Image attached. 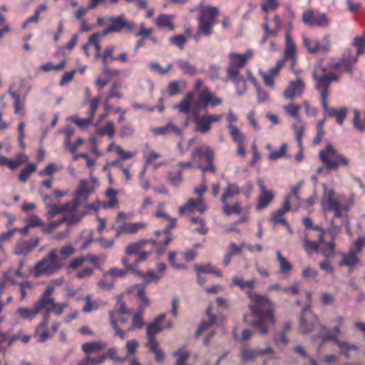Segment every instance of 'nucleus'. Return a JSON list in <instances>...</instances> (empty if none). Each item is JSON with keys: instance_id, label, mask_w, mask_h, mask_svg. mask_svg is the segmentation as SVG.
I'll use <instances>...</instances> for the list:
<instances>
[{"instance_id": "f704fd0d", "label": "nucleus", "mask_w": 365, "mask_h": 365, "mask_svg": "<svg viewBox=\"0 0 365 365\" xmlns=\"http://www.w3.org/2000/svg\"><path fill=\"white\" fill-rule=\"evenodd\" d=\"M106 346L107 345L106 343L101 341H96L83 344L81 346V349L85 354H90L103 350L106 348Z\"/></svg>"}, {"instance_id": "f8f14e48", "label": "nucleus", "mask_w": 365, "mask_h": 365, "mask_svg": "<svg viewBox=\"0 0 365 365\" xmlns=\"http://www.w3.org/2000/svg\"><path fill=\"white\" fill-rule=\"evenodd\" d=\"M319 324L318 319L312 314L310 306H305L300 317L299 331L307 334L312 332Z\"/></svg>"}, {"instance_id": "09e8293b", "label": "nucleus", "mask_w": 365, "mask_h": 365, "mask_svg": "<svg viewBox=\"0 0 365 365\" xmlns=\"http://www.w3.org/2000/svg\"><path fill=\"white\" fill-rule=\"evenodd\" d=\"M167 180L172 186L179 187L183 182L182 172H168L167 173Z\"/></svg>"}, {"instance_id": "ea45409f", "label": "nucleus", "mask_w": 365, "mask_h": 365, "mask_svg": "<svg viewBox=\"0 0 365 365\" xmlns=\"http://www.w3.org/2000/svg\"><path fill=\"white\" fill-rule=\"evenodd\" d=\"M144 322L143 320V307L140 306L138 310L133 314L132 319V324L128 329L127 331H133L135 329H142L144 326Z\"/></svg>"}, {"instance_id": "4468645a", "label": "nucleus", "mask_w": 365, "mask_h": 365, "mask_svg": "<svg viewBox=\"0 0 365 365\" xmlns=\"http://www.w3.org/2000/svg\"><path fill=\"white\" fill-rule=\"evenodd\" d=\"M222 103V101L220 98L217 97L207 88H204L198 93L196 108H206L209 106H216Z\"/></svg>"}, {"instance_id": "603ef678", "label": "nucleus", "mask_w": 365, "mask_h": 365, "mask_svg": "<svg viewBox=\"0 0 365 365\" xmlns=\"http://www.w3.org/2000/svg\"><path fill=\"white\" fill-rule=\"evenodd\" d=\"M293 129L295 133L296 138L299 147H302V138L304 133V123L300 118L295 119L293 124Z\"/></svg>"}, {"instance_id": "864d4df0", "label": "nucleus", "mask_w": 365, "mask_h": 365, "mask_svg": "<svg viewBox=\"0 0 365 365\" xmlns=\"http://www.w3.org/2000/svg\"><path fill=\"white\" fill-rule=\"evenodd\" d=\"M163 330V328L161 327L160 324H157L154 322L149 324L146 329V336L148 340H150V339H155V334L161 332Z\"/></svg>"}, {"instance_id": "9d476101", "label": "nucleus", "mask_w": 365, "mask_h": 365, "mask_svg": "<svg viewBox=\"0 0 365 365\" xmlns=\"http://www.w3.org/2000/svg\"><path fill=\"white\" fill-rule=\"evenodd\" d=\"M222 117V115L217 114H208L205 113L200 115L197 111L193 113L192 121L195 124V131L205 134L211 130V124L212 123L219 122Z\"/></svg>"}, {"instance_id": "6ab92c4d", "label": "nucleus", "mask_w": 365, "mask_h": 365, "mask_svg": "<svg viewBox=\"0 0 365 365\" xmlns=\"http://www.w3.org/2000/svg\"><path fill=\"white\" fill-rule=\"evenodd\" d=\"M84 215L85 213H82L81 215L73 213L71 214L69 217H63L57 221L51 222L46 227L43 229V232L51 233L55 229L64 222H66L68 226L74 225L78 222Z\"/></svg>"}, {"instance_id": "412c9836", "label": "nucleus", "mask_w": 365, "mask_h": 365, "mask_svg": "<svg viewBox=\"0 0 365 365\" xmlns=\"http://www.w3.org/2000/svg\"><path fill=\"white\" fill-rule=\"evenodd\" d=\"M323 188L321 200L322 208L324 212H331V209L339 205V202L334 198L335 192L333 189H328L326 184H323Z\"/></svg>"}, {"instance_id": "1a4fd4ad", "label": "nucleus", "mask_w": 365, "mask_h": 365, "mask_svg": "<svg viewBox=\"0 0 365 365\" xmlns=\"http://www.w3.org/2000/svg\"><path fill=\"white\" fill-rule=\"evenodd\" d=\"M108 22L109 26L103 31L104 36L112 33H133L136 29V24L134 21H128L123 14L108 17Z\"/></svg>"}, {"instance_id": "cd10ccee", "label": "nucleus", "mask_w": 365, "mask_h": 365, "mask_svg": "<svg viewBox=\"0 0 365 365\" xmlns=\"http://www.w3.org/2000/svg\"><path fill=\"white\" fill-rule=\"evenodd\" d=\"M143 222L126 223L116 228L115 237H119L122 234H135L145 227Z\"/></svg>"}, {"instance_id": "680f3d73", "label": "nucleus", "mask_w": 365, "mask_h": 365, "mask_svg": "<svg viewBox=\"0 0 365 365\" xmlns=\"http://www.w3.org/2000/svg\"><path fill=\"white\" fill-rule=\"evenodd\" d=\"M353 46L356 48V56H360L365 51V38L361 36H356L354 38Z\"/></svg>"}, {"instance_id": "423d86ee", "label": "nucleus", "mask_w": 365, "mask_h": 365, "mask_svg": "<svg viewBox=\"0 0 365 365\" xmlns=\"http://www.w3.org/2000/svg\"><path fill=\"white\" fill-rule=\"evenodd\" d=\"M53 292V286H48L40 297H43L46 302L45 307L43 308V316L42 322L37 326V329H41L46 327L50 317V314L53 312L56 315H61L63 314L64 309L68 307L67 303H56L55 299L52 296Z\"/></svg>"}, {"instance_id": "052dcab7", "label": "nucleus", "mask_w": 365, "mask_h": 365, "mask_svg": "<svg viewBox=\"0 0 365 365\" xmlns=\"http://www.w3.org/2000/svg\"><path fill=\"white\" fill-rule=\"evenodd\" d=\"M70 120L73 122L78 127L84 128L91 123L93 118L89 115L88 118H81L77 115H73L70 118Z\"/></svg>"}, {"instance_id": "72a5a7b5", "label": "nucleus", "mask_w": 365, "mask_h": 365, "mask_svg": "<svg viewBox=\"0 0 365 365\" xmlns=\"http://www.w3.org/2000/svg\"><path fill=\"white\" fill-rule=\"evenodd\" d=\"M135 274L143 279L145 286H147L151 282H158L163 277V274L155 273L153 269H149L145 273L138 270Z\"/></svg>"}, {"instance_id": "2eb2a0df", "label": "nucleus", "mask_w": 365, "mask_h": 365, "mask_svg": "<svg viewBox=\"0 0 365 365\" xmlns=\"http://www.w3.org/2000/svg\"><path fill=\"white\" fill-rule=\"evenodd\" d=\"M304 46L310 53H316L319 51L327 52L329 50L330 44L328 36H324L320 43L317 39H311L306 36H302Z\"/></svg>"}, {"instance_id": "c756f323", "label": "nucleus", "mask_w": 365, "mask_h": 365, "mask_svg": "<svg viewBox=\"0 0 365 365\" xmlns=\"http://www.w3.org/2000/svg\"><path fill=\"white\" fill-rule=\"evenodd\" d=\"M341 255L342 259L339 262V266L348 267L350 271L359 261V258L355 254L354 248H351L348 253H341Z\"/></svg>"}, {"instance_id": "37998d69", "label": "nucleus", "mask_w": 365, "mask_h": 365, "mask_svg": "<svg viewBox=\"0 0 365 365\" xmlns=\"http://www.w3.org/2000/svg\"><path fill=\"white\" fill-rule=\"evenodd\" d=\"M240 190L236 184H228L227 187L225 189L224 193L222 195L221 201L222 203L228 202L227 199L232 197L235 195H239Z\"/></svg>"}, {"instance_id": "39448f33", "label": "nucleus", "mask_w": 365, "mask_h": 365, "mask_svg": "<svg viewBox=\"0 0 365 365\" xmlns=\"http://www.w3.org/2000/svg\"><path fill=\"white\" fill-rule=\"evenodd\" d=\"M63 267V263L57 255V250L51 249L49 252L34 266V277L51 275L57 273Z\"/></svg>"}, {"instance_id": "0eeeda50", "label": "nucleus", "mask_w": 365, "mask_h": 365, "mask_svg": "<svg viewBox=\"0 0 365 365\" xmlns=\"http://www.w3.org/2000/svg\"><path fill=\"white\" fill-rule=\"evenodd\" d=\"M214 153L212 150L206 145H202L196 148L192 153V159L197 163V168L203 173L210 171L212 173L215 172V168L213 165Z\"/></svg>"}, {"instance_id": "4be33fe9", "label": "nucleus", "mask_w": 365, "mask_h": 365, "mask_svg": "<svg viewBox=\"0 0 365 365\" xmlns=\"http://www.w3.org/2000/svg\"><path fill=\"white\" fill-rule=\"evenodd\" d=\"M91 192L87 181H81V183L76 190V196L71 202L73 209L75 211L78 209L79 205L84 201H86L89 195Z\"/></svg>"}, {"instance_id": "b1692460", "label": "nucleus", "mask_w": 365, "mask_h": 365, "mask_svg": "<svg viewBox=\"0 0 365 365\" xmlns=\"http://www.w3.org/2000/svg\"><path fill=\"white\" fill-rule=\"evenodd\" d=\"M304 90L302 80L297 78L296 81H290L284 91V96L287 99L293 100L295 97L301 96Z\"/></svg>"}, {"instance_id": "49530a36", "label": "nucleus", "mask_w": 365, "mask_h": 365, "mask_svg": "<svg viewBox=\"0 0 365 365\" xmlns=\"http://www.w3.org/2000/svg\"><path fill=\"white\" fill-rule=\"evenodd\" d=\"M177 64L178 68L184 74L193 76L196 73L195 67L187 61L181 58L178 59Z\"/></svg>"}, {"instance_id": "e433bc0d", "label": "nucleus", "mask_w": 365, "mask_h": 365, "mask_svg": "<svg viewBox=\"0 0 365 365\" xmlns=\"http://www.w3.org/2000/svg\"><path fill=\"white\" fill-rule=\"evenodd\" d=\"M194 93L190 92L185 95L183 99L175 107L179 110L180 112L188 114L190 111V105L193 101Z\"/></svg>"}, {"instance_id": "393cba45", "label": "nucleus", "mask_w": 365, "mask_h": 365, "mask_svg": "<svg viewBox=\"0 0 365 365\" xmlns=\"http://www.w3.org/2000/svg\"><path fill=\"white\" fill-rule=\"evenodd\" d=\"M46 208L47 210V214L51 218L63 212L68 213L66 217H69L71 214L76 213L74 209H73L72 204L70 202H66L62 205H58L56 204L47 205Z\"/></svg>"}, {"instance_id": "c03bdc74", "label": "nucleus", "mask_w": 365, "mask_h": 365, "mask_svg": "<svg viewBox=\"0 0 365 365\" xmlns=\"http://www.w3.org/2000/svg\"><path fill=\"white\" fill-rule=\"evenodd\" d=\"M335 344L337 345L338 348L340 350V353L344 354L346 358L349 356V352L351 351H356L358 349L357 346L353 344H350L346 341H341L339 339H337Z\"/></svg>"}, {"instance_id": "c9c22d12", "label": "nucleus", "mask_w": 365, "mask_h": 365, "mask_svg": "<svg viewBox=\"0 0 365 365\" xmlns=\"http://www.w3.org/2000/svg\"><path fill=\"white\" fill-rule=\"evenodd\" d=\"M303 247L308 255H311L313 252H317L319 249V245L322 242L312 241L309 239L307 233H304V238L302 239Z\"/></svg>"}, {"instance_id": "bf43d9fd", "label": "nucleus", "mask_w": 365, "mask_h": 365, "mask_svg": "<svg viewBox=\"0 0 365 365\" xmlns=\"http://www.w3.org/2000/svg\"><path fill=\"white\" fill-rule=\"evenodd\" d=\"M75 248L71 245H66L61 247L58 251L61 259L62 262L63 259H66L69 257L72 256L75 253Z\"/></svg>"}, {"instance_id": "a878e982", "label": "nucleus", "mask_w": 365, "mask_h": 365, "mask_svg": "<svg viewBox=\"0 0 365 365\" xmlns=\"http://www.w3.org/2000/svg\"><path fill=\"white\" fill-rule=\"evenodd\" d=\"M151 132L155 135H167L171 133L178 136H182V133L180 128L177 127L172 121H168L166 125L153 128Z\"/></svg>"}, {"instance_id": "7c9ffc66", "label": "nucleus", "mask_w": 365, "mask_h": 365, "mask_svg": "<svg viewBox=\"0 0 365 365\" xmlns=\"http://www.w3.org/2000/svg\"><path fill=\"white\" fill-rule=\"evenodd\" d=\"M146 347L154 354L156 362L161 363L164 361L165 354L160 348L159 344L155 339L151 338L150 340H148Z\"/></svg>"}, {"instance_id": "a19ab883", "label": "nucleus", "mask_w": 365, "mask_h": 365, "mask_svg": "<svg viewBox=\"0 0 365 365\" xmlns=\"http://www.w3.org/2000/svg\"><path fill=\"white\" fill-rule=\"evenodd\" d=\"M273 198L274 195L272 191L261 192L256 205V209L260 210L265 208Z\"/></svg>"}, {"instance_id": "69168bd1", "label": "nucleus", "mask_w": 365, "mask_h": 365, "mask_svg": "<svg viewBox=\"0 0 365 365\" xmlns=\"http://www.w3.org/2000/svg\"><path fill=\"white\" fill-rule=\"evenodd\" d=\"M99 36H100L99 33H93L88 38V43L93 44L96 49L95 56L96 58H98L101 55V47L100 43L98 42V38Z\"/></svg>"}, {"instance_id": "473e14b6", "label": "nucleus", "mask_w": 365, "mask_h": 365, "mask_svg": "<svg viewBox=\"0 0 365 365\" xmlns=\"http://www.w3.org/2000/svg\"><path fill=\"white\" fill-rule=\"evenodd\" d=\"M206 314L209 318L207 321L201 322L198 329L195 332V336L199 337L201 334L209 329L210 327L213 326L216 322V317L212 314L211 307H208L206 310Z\"/></svg>"}, {"instance_id": "9b49d317", "label": "nucleus", "mask_w": 365, "mask_h": 365, "mask_svg": "<svg viewBox=\"0 0 365 365\" xmlns=\"http://www.w3.org/2000/svg\"><path fill=\"white\" fill-rule=\"evenodd\" d=\"M133 313V310L126 307L125 304L121 299H118L117 304L115 306V311H109L108 317L111 327L115 331V336H119L121 339H125L126 336V331L119 328L118 325L115 315L125 314L130 315Z\"/></svg>"}, {"instance_id": "6e6d98bb", "label": "nucleus", "mask_w": 365, "mask_h": 365, "mask_svg": "<svg viewBox=\"0 0 365 365\" xmlns=\"http://www.w3.org/2000/svg\"><path fill=\"white\" fill-rule=\"evenodd\" d=\"M174 355L177 357L176 365H187L186 361L190 356V354L187 350L181 348L175 351Z\"/></svg>"}, {"instance_id": "3c124183", "label": "nucleus", "mask_w": 365, "mask_h": 365, "mask_svg": "<svg viewBox=\"0 0 365 365\" xmlns=\"http://www.w3.org/2000/svg\"><path fill=\"white\" fill-rule=\"evenodd\" d=\"M96 134L101 136L108 135L110 138H112L115 135L113 122L109 121L104 127L98 128Z\"/></svg>"}, {"instance_id": "a211bd4d", "label": "nucleus", "mask_w": 365, "mask_h": 365, "mask_svg": "<svg viewBox=\"0 0 365 365\" xmlns=\"http://www.w3.org/2000/svg\"><path fill=\"white\" fill-rule=\"evenodd\" d=\"M358 56H356V53L354 55L349 49H346L344 51L341 61L334 63L333 65V68L335 69H339L343 67L344 71L351 73L352 66L357 61Z\"/></svg>"}, {"instance_id": "338daca9", "label": "nucleus", "mask_w": 365, "mask_h": 365, "mask_svg": "<svg viewBox=\"0 0 365 365\" xmlns=\"http://www.w3.org/2000/svg\"><path fill=\"white\" fill-rule=\"evenodd\" d=\"M335 251V242L332 240L325 244L322 253L327 258H331L334 256Z\"/></svg>"}, {"instance_id": "f257e3e1", "label": "nucleus", "mask_w": 365, "mask_h": 365, "mask_svg": "<svg viewBox=\"0 0 365 365\" xmlns=\"http://www.w3.org/2000/svg\"><path fill=\"white\" fill-rule=\"evenodd\" d=\"M247 297L250 300L248 308L251 315L255 317L251 325L257 329L260 334H266L268 325L275 323L274 304L267 295L256 294L252 291L247 292Z\"/></svg>"}, {"instance_id": "5fc2aeb1", "label": "nucleus", "mask_w": 365, "mask_h": 365, "mask_svg": "<svg viewBox=\"0 0 365 365\" xmlns=\"http://www.w3.org/2000/svg\"><path fill=\"white\" fill-rule=\"evenodd\" d=\"M36 165L33 163L28 164L19 173V180L22 182H25L29 179V176L32 173H34L36 170Z\"/></svg>"}, {"instance_id": "bb28decb", "label": "nucleus", "mask_w": 365, "mask_h": 365, "mask_svg": "<svg viewBox=\"0 0 365 365\" xmlns=\"http://www.w3.org/2000/svg\"><path fill=\"white\" fill-rule=\"evenodd\" d=\"M317 338L321 339V343L318 346V351H319L324 343L327 341H332L334 344L336 342L338 338L332 334L329 329L324 325H320V329L316 334L312 337V340L314 341Z\"/></svg>"}, {"instance_id": "0e129e2a", "label": "nucleus", "mask_w": 365, "mask_h": 365, "mask_svg": "<svg viewBox=\"0 0 365 365\" xmlns=\"http://www.w3.org/2000/svg\"><path fill=\"white\" fill-rule=\"evenodd\" d=\"M287 147V143H283L280 145L279 150H273L269 153L268 158L270 160H274L282 158L285 155Z\"/></svg>"}, {"instance_id": "a18cd8bd", "label": "nucleus", "mask_w": 365, "mask_h": 365, "mask_svg": "<svg viewBox=\"0 0 365 365\" xmlns=\"http://www.w3.org/2000/svg\"><path fill=\"white\" fill-rule=\"evenodd\" d=\"M227 128L230 130V135L233 140L237 144H242L245 137L239 128L234 124H228Z\"/></svg>"}, {"instance_id": "f03ea898", "label": "nucleus", "mask_w": 365, "mask_h": 365, "mask_svg": "<svg viewBox=\"0 0 365 365\" xmlns=\"http://www.w3.org/2000/svg\"><path fill=\"white\" fill-rule=\"evenodd\" d=\"M312 76L316 81V89L321 93L320 101L323 108L324 116L335 118L336 123L341 125L347 115V108L343 107L339 110L329 108L327 101L329 95L328 88L332 81H339V76L334 73L325 74V70L322 68H316L312 73Z\"/></svg>"}, {"instance_id": "774afa93", "label": "nucleus", "mask_w": 365, "mask_h": 365, "mask_svg": "<svg viewBox=\"0 0 365 365\" xmlns=\"http://www.w3.org/2000/svg\"><path fill=\"white\" fill-rule=\"evenodd\" d=\"M26 225L30 227H41L43 225L42 220L40 217L36 215H31L29 216L26 220Z\"/></svg>"}, {"instance_id": "13d9d810", "label": "nucleus", "mask_w": 365, "mask_h": 365, "mask_svg": "<svg viewBox=\"0 0 365 365\" xmlns=\"http://www.w3.org/2000/svg\"><path fill=\"white\" fill-rule=\"evenodd\" d=\"M47 9L46 4L43 3L37 6L34 11V15L29 17L27 20V23H38L39 21V16L41 13L46 11Z\"/></svg>"}, {"instance_id": "4c0bfd02", "label": "nucleus", "mask_w": 365, "mask_h": 365, "mask_svg": "<svg viewBox=\"0 0 365 365\" xmlns=\"http://www.w3.org/2000/svg\"><path fill=\"white\" fill-rule=\"evenodd\" d=\"M194 268L198 274H200L201 273H207L213 274L219 277H222V272L210 264H207L205 265L195 264L194 265Z\"/></svg>"}, {"instance_id": "5701e85b", "label": "nucleus", "mask_w": 365, "mask_h": 365, "mask_svg": "<svg viewBox=\"0 0 365 365\" xmlns=\"http://www.w3.org/2000/svg\"><path fill=\"white\" fill-rule=\"evenodd\" d=\"M291 209L289 202V196H286L282 208L273 212L271 215V220L274 225L281 224L287 227H289L287 221L283 217V215Z\"/></svg>"}, {"instance_id": "f3484780", "label": "nucleus", "mask_w": 365, "mask_h": 365, "mask_svg": "<svg viewBox=\"0 0 365 365\" xmlns=\"http://www.w3.org/2000/svg\"><path fill=\"white\" fill-rule=\"evenodd\" d=\"M284 61L290 62V68L293 69L296 63V45L292 40L289 31L285 34V50Z\"/></svg>"}, {"instance_id": "dca6fc26", "label": "nucleus", "mask_w": 365, "mask_h": 365, "mask_svg": "<svg viewBox=\"0 0 365 365\" xmlns=\"http://www.w3.org/2000/svg\"><path fill=\"white\" fill-rule=\"evenodd\" d=\"M302 21L304 24L309 26L327 27L329 26V20L326 14L322 13L315 15L313 11L308 10L302 14Z\"/></svg>"}, {"instance_id": "6e6552de", "label": "nucleus", "mask_w": 365, "mask_h": 365, "mask_svg": "<svg viewBox=\"0 0 365 365\" xmlns=\"http://www.w3.org/2000/svg\"><path fill=\"white\" fill-rule=\"evenodd\" d=\"M319 157L328 170H336L340 165H349V160L344 155L338 153L330 143L326 145L324 150H320Z\"/></svg>"}, {"instance_id": "7ed1b4c3", "label": "nucleus", "mask_w": 365, "mask_h": 365, "mask_svg": "<svg viewBox=\"0 0 365 365\" xmlns=\"http://www.w3.org/2000/svg\"><path fill=\"white\" fill-rule=\"evenodd\" d=\"M252 54V50L249 49L244 53H230L229 55L230 62L227 68V74L235 84L237 93L239 95L243 93L246 86V81L243 76L240 75L239 70L245 66L247 59L251 58Z\"/></svg>"}, {"instance_id": "8fccbe9b", "label": "nucleus", "mask_w": 365, "mask_h": 365, "mask_svg": "<svg viewBox=\"0 0 365 365\" xmlns=\"http://www.w3.org/2000/svg\"><path fill=\"white\" fill-rule=\"evenodd\" d=\"M222 211L225 215L230 216L232 214L240 215L242 212V207L241 205L238 202L234 204L233 205H230L228 202L222 203Z\"/></svg>"}, {"instance_id": "de8ad7c7", "label": "nucleus", "mask_w": 365, "mask_h": 365, "mask_svg": "<svg viewBox=\"0 0 365 365\" xmlns=\"http://www.w3.org/2000/svg\"><path fill=\"white\" fill-rule=\"evenodd\" d=\"M277 259L279 262V269L282 274H287L292 271V266L291 263L287 260V259L282 256L279 251L276 252Z\"/></svg>"}, {"instance_id": "e2e57ef3", "label": "nucleus", "mask_w": 365, "mask_h": 365, "mask_svg": "<svg viewBox=\"0 0 365 365\" xmlns=\"http://www.w3.org/2000/svg\"><path fill=\"white\" fill-rule=\"evenodd\" d=\"M283 108L287 114L294 117L295 119L299 118V111L301 108L300 106L295 105L293 103H289L286 106H284Z\"/></svg>"}, {"instance_id": "58836bf2", "label": "nucleus", "mask_w": 365, "mask_h": 365, "mask_svg": "<svg viewBox=\"0 0 365 365\" xmlns=\"http://www.w3.org/2000/svg\"><path fill=\"white\" fill-rule=\"evenodd\" d=\"M155 24L159 28H168L170 31L174 30V24L172 21V16L162 14L155 19Z\"/></svg>"}, {"instance_id": "2f4dec72", "label": "nucleus", "mask_w": 365, "mask_h": 365, "mask_svg": "<svg viewBox=\"0 0 365 365\" xmlns=\"http://www.w3.org/2000/svg\"><path fill=\"white\" fill-rule=\"evenodd\" d=\"M146 347L154 354L156 362L161 363L164 361L165 354L160 348L159 344L155 339L151 338L150 340H148Z\"/></svg>"}, {"instance_id": "4d7b16f0", "label": "nucleus", "mask_w": 365, "mask_h": 365, "mask_svg": "<svg viewBox=\"0 0 365 365\" xmlns=\"http://www.w3.org/2000/svg\"><path fill=\"white\" fill-rule=\"evenodd\" d=\"M149 66L152 71L158 73V74L166 75L173 68V64L168 63L166 68H163L158 62L153 61L149 63Z\"/></svg>"}, {"instance_id": "aec40b11", "label": "nucleus", "mask_w": 365, "mask_h": 365, "mask_svg": "<svg viewBox=\"0 0 365 365\" xmlns=\"http://www.w3.org/2000/svg\"><path fill=\"white\" fill-rule=\"evenodd\" d=\"M38 237H31L29 240H19L14 247V253L16 255H26L39 243Z\"/></svg>"}, {"instance_id": "c85d7f7f", "label": "nucleus", "mask_w": 365, "mask_h": 365, "mask_svg": "<svg viewBox=\"0 0 365 365\" xmlns=\"http://www.w3.org/2000/svg\"><path fill=\"white\" fill-rule=\"evenodd\" d=\"M272 352L273 349L270 347H267L264 349L244 348L242 351L241 359L242 361H247L255 359L259 355H264Z\"/></svg>"}, {"instance_id": "ddd939ff", "label": "nucleus", "mask_w": 365, "mask_h": 365, "mask_svg": "<svg viewBox=\"0 0 365 365\" xmlns=\"http://www.w3.org/2000/svg\"><path fill=\"white\" fill-rule=\"evenodd\" d=\"M47 302L43 297L38 299L34 304L33 308L19 307L16 314L23 320L32 321L40 312H43Z\"/></svg>"}, {"instance_id": "79ce46f5", "label": "nucleus", "mask_w": 365, "mask_h": 365, "mask_svg": "<svg viewBox=\"0 0 365 365\" xmlns=\"http://www.w3.org/2000/svg\"><path fill=\"white\" fill-rule=\"evenodd\" d=\"M148 242V240H140L135 242L129 243L125 248L126 255H132L139 253Z\"/></svg>"}, {"instance_id": "20e7f679", "label": "nucleus", "mask_w": 365, "mask_h": 365, "mask_svg": "<svg viewBox=\"0 0 365 365\" xmlns=\"http://www.w3.org/2000/svg\"><path fill=\"white\" fill-rule=\"evenodd\" d=\"M200 14L197 18L198 27L196 34L193 36L195 41H199L201 36H210L213 33V26L217 24V17L219 9L216 6L199 5L197 8Z\"/></svg>"}]
</instances>
